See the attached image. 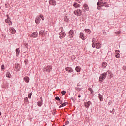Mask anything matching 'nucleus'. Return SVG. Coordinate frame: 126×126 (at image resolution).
Here are the masks:
<instances>
[{
    "label": "nucleus",
    "mask_w": 126,
    "mask_h": 126,
    "mask_svg": "<svg viewBox=\"0 0 126 126\" xmlns=\"http://www.w3.org/2000/svg\"><path fill=\"white\" fill-rule=\"evenodd\" d=\"M40 99H41V101L38 102L37 105L39 107H42L43 105V98L41 97Z\"/></svg>",
    "instance_id": "15"
},
{
    "label": "nucleus",
    "mask_w": 126,
    "mask_h": 126,
    "mask_svg": "<svg viewBox=\"0 0 126 126\" xmlns=\"http://www.w3.org/2000/svg\"><path fill=\"white\" fill-rule=\"evenodd\" d=\"M41 21V18L40 17H37L35 19V22L36 24H39Z\"/></svg>",
    "instance_id": "14"
},
{
    "label": "nucleus",
    "mask_w": 126,
    "mask_h": 126,
    "mask_svg": "<svg viewBox=\"0 0 126 126\" xmlns=\"http://www.w3.org/2000/svg\"><path fill=\"white\" fill-rule=\"evenodd\" d=\"M24 102L25 103L26 102H28V98L25 97L24 99Z\"/></svg>",
    "instance_id": "37"
},
{
    "label": "nucleus",
    "mask_w": 126,
    "mask_h": 126,
    "mask_svg": "<svg viewBox=\"0 0 126 126\" xmlns=\"http://www.w3.org/2000/svg\"><path fill=\"white\" fill-rule=\"evenodd\" d=\"M75 89H76V90L80 91V90H81V88H79V87H76L75 88Z\"/></svg>",
    "instance_id": "36"
},
{
    "label": "nucleus",
    "mask_w": 126,
    "mask_h": 126,
    "mask_svg": "<svg viewBox=\"0 0 126 126\" xmlns=\"http://www.w3.org/2000/svg\"><path fill=\"white\" fill-rule=\"evenodd\" d=\"M73 36H74V31L71 30L69 32V38L71 39L73 38Z\"/></svg>",
    "instance_id": "6"
},
{
    "label": "nucleus",
    "mask_w": 126,
    "mask_h": 126,
    "mask_svg": "<svg viewBox=\"0 0 126 126\" xmlns=\"http://www.w3.org/2000/svg\"><path fill=\"white\" fill-rule=\"evenodd\" d=\"M74 14L77 16H81L82 15V11L80 9H77L74 11Z\"/></svg>",
    "instance_id": "4"
},
{
    "label": "nucleus",
    "mask_w": 126,
    "mask_h": 126,
    "mask_svg": "<svg viewBox=\"0 0 126 126\" xmlns=\"http://www.w3.org/2000/svg\"><path fill=\"white\" fill-rule=\"evenodd\" d=\"M63 100H61V99L59 101V103L61 104V105L63 104Z\"/></svg>",
    "instance_id": "41"
},
{
    "label": "nucleus",
    "mask_w": 126,
    "mask_h": 126,
    "mask_svg": "<svg viewBox=\"0 0 126 126\" xmlns=\"http://www.w3.org/2000/svg\"><path fill=\"white\" fill-rule=\"evenodd\" d=\"M77 86L78 87V86H80V85L79 84V83H78L77 84Z\"/></svg>",
    "instance_id": "47"
},
{
    "label": "nucleus",
    "mask_w": 126,
    "mask_h": 126,
    "mask_svg": "<svg viewBox=\"0 0 126 126\" xmlns=\"http://www.w3.org/2000/svg\"><path fill=\"white\" fill-rule=\"evenodd\" d=\"M80 69H81V68H80V67L79 66H77L76 67L75 70L76 71H77V72H80Z\"/></svg>",
    "instance_id": "25"
},
{
    "label": "nucleus",
    "mask_w": 126,
    "mask_h": 126,
    "mask_svg": "<svg viewBox=\"0 0 126 126\" xmlns=\"http://www.w3.org/2000/svg\"><path fill=\"white\" fill-rule=\"evenodd\" d=\"M112 112H115V109L113 108V109H112Z\"/></svg>",
    "instance_id": "51"
},
{
    "label": "nucleus",
    "mask_w": 126,
    "mask_h": 126,
    "mask_svg": "<svg viewBox=\"0 0 126 126\" xmlns=\"http://www.w3.org/2000/svg\"><path fill=\"white\" fill-rule=\"evenodd\" d=\"M80 39H82V40H84V34H83V33H80Z\"/></svg>",
    "instance_id": "22"
},
{
    "label": "nucleus",
    "mask_w": 126,
    "mask_h": 126,
    "mask_svg": "<svg viewBox=\"0 0 126 126\" xmlns=\"http://www.w3.org/2000/svg\"><path fill=\"white\" fill-rule=\"evenodd\" d=\"M67 104H68L67 102H63V104H61V105L62 107H65V106H66Z\"/></svg>",
    "instance_id": "29"
},
{
    "label": "nucleus",
    "mask_w": 126,
    "mask_h": 126,
    "mask_svg": "<svg viewBox=\"0 0 126 126\" xmlns=\"http://www.w3.org/2000/svg\"><path fill=\"white\" fill-rule=\"evenodd\" d=\"M15 68L17 71H19V64H17L16 65Z\"/></svg>",
    "instance_id": "27"
},
{
    "label": "nucleus",
    "mask_w": 126,
    "mask_h": 126,
    "mask_svg": "<svg viewBox=\"0 0 126 126\" xmlns=\"http://www.w3.org/2000/svg\"><path fill=\"white\" fill-rule=\"evenodd\" d=\"M99 2H97V4L98 5L97 6V9L100 10L101 9V6H105V7H109V5L107 4V2L106 1L104 2H103V0H98Z\"/></svg>",
    "instance_id": "1"
},
{
    "label": "nucleus",
    "mask_w": 126,
    "mask_h": 126,
    "mask_svg": "<svg viewBox=\"0 0 126 126\" xmlns=\"http://www.w3.org/2000/svg\"><path fill=\"white\" fill-rule=\"evenodd\" d=\"M60 29L61 31V32H63V27H60Z\"/></svg>",
    "instance_id": "40"
},
{
    "label": "nucleus",
    "mask_w": 126,
    "mask_h": 126,
    "mask_svg": "<svg viewBox=\"0 0 126 126\" xmlns=\"http://www.w3.org/2000/svg\"><path fill=\"white\" fill-rule=\"evenodd\" d=\"M24 80L26 83H28L30 80L29 77L25 76V77H24Z\"/></svg>",
    "instance_id": "18"
},
{
    "label": "nucleus",
    "mask_w": 126,
    "mask_h": 126,
    "mask_svg": "<svg viewBox=\"0 0 126 126\" xmlns=\"http://www.w3.org/2000/svg\"><path fill=\"white\" fill-rule=\"evenodd\" d=\"M85 31H87V33H89V34H90L91 33V31L88 29H85Z\"/></svg>",
    "instance_id": "28"
},
{
    "label": "nucleus",
    "mask_w": 126,
    "mask_h": 126,
    "mask_svg": "<svg viewBox=\"0 0 126 126\" xmlns=\"http://www.w3.org/2000/svg\"><path fill=\"white\" fill-rule=\"evenodd\" d=\"M88 90L91 92V93H93L94 91L93 90H92V89H91V88H88Z\"/></svg>",
    "instance_id": "34"
},
{
    "label": "nucleus",
    "mask_w": 126,
    "mask_h": 126,
    "mask_svg": "<svg viewBox=\"0 0 126 126\" xmlns=\"http://www.w3.org/2000/svg\"><path fill=\"white\" fill-rule=\"evenodd\" d=\"M65 70L66 71H67L68 72H70H70H73V70L72 69V68H70L69 67H66L65 68Z\"/></svg>",
    "instance_id": "16"
},
{
    "label": "nucleus",
    "mask_w": 126,
    "mask_h": 126,
    "mask_svg": "<svg viewBox=\"0 0 126 126\" xmlns=\"http://www.w3.org/2000/svg\"><path fill=\"white\" fill-rule=\"evenodd\" d=\"M83 8H84L85 10H86L87 11H88L89 10V8L87 4H85L83 5Z\"/></svg>",
    "instance_id": "17"
},
{
    "label": "nucleus",
    "mask_w": 126,
    "mask_h": 126,
    "mask_svg": "<svg viewBox=\"0 0 126 126\" xmlns=\"http://www.w3.org/2000/svg\"><path fill=\"white\" fill-rule=\"evenodd\" d=\"M90 105H91V102L89 101H88L87 102L85 103V106L86 108H87V109L89 108V107L90 106Z\"/></svg>",
    "instance_id": "12"
},
{
    "label": "nucleus",
    "mask_w": 126,
    "mask_h": 126,
    "mask_svg": "<svg viewBox=\"0 0 126 126\" xmlns=\"http://www.w3.org/2000/svg\"><path fill=\"white\" fill-rule=\"evenodd\" d=\"M59 35H60V39H63V38H64V37H65V35H66L65 34V32H60L59 33Z\"/></svg>",
    "instance_id": "9"
},
{
    "label": "nucleus",
    "mask_w": 126,
    "mask_h": 126,
    "mask_svg": "<svg viewBox=\"0 0 126 126\" xmlns=\"http://www.w3.org/2000/svg\"><path fill=\"white\" fill-rule=\"evenodd\" d=\"M10 30L11 34H15L16 33V30L12 27L10 28Z\"/></svg>",
    "instance_id": "13"
},
{
    "label": "nucleus",
    "mask_w": 126,
    "mask_h": 126,
    "mask_svg": "<svg viewBox=\"0 0 126 126\" xmlns=\"http://www.w3.org/2000/svg\"><path fill=\"white\" fill-rule=\"evenodd\" d=\"M109 104H110V103H108V105H110Z\"/></svg>",
    "instance_id": "56"
},
{
    "label": "nucleus",
    "mask_w": 126,
    "mask_h": 126,
    "mask_svg": "<svg viewBox=\"0 0 126 126\" xmlns=\"http://www.w3.org/2000/svg\"><path fill=\"white\" fill-rule=\"evenodd\" d=\"M115 34L116 35H119V34H121V32L120 31H117V32H115Z\"/></svg>",
    "instance_id": "32"
},
{
    "label": "nucleus",
    "mask_w": 126,
    "mask_h": 126,
    "mask_svg": "<svg viewBox=\"0 0 126 126\" xmlns=\"http://www.w3.org/2000/svg\"><path fill=\"white\" fill-rule=\"evenodd\" d=\"M96 41V39L95 38H93L92 39V43H95Z\"/></svg>",
    "instance_id": "43"
},
{
    "label": "nucleus",
    "mask_w": 126,
    "mask_h": 126,
    "mask_svg": "<svg viewBox=\"0 0 126 126\" xmlns=\"http://www.w3.org/2000/svg\"><path fill=\"white\" fill-rule=\"evenodd\" d=\"M62 107H63V106H62V104H61V105H60V106L59 107V108H62Z\"/></svg>",
    "instance_id": "50"
},
{
    "label": "nucleus",
    "mask_w": 126,
    "mask_h": 126,
    "mask_svg": "<svg viewBox=\"0 0 126 126\" xmlns=\"http://www.w3.org/2000/svg\"><path fill=\"white\" fill-rule=\"evenodd\" d=\"M105 126H109V125H105Z\"/></svg>",
    "instance_id": "54"
},
{
    "label": "nucleus",
    "mask_w": 126,
    "mask_h": 126,
    "mask_svg": "<svg viewBox=\"0 0 126 126\" xmlns=\"http://www.w3.org/2000/svg\"><path fill=\"white\" fill-rule=\"evenodd\" d=\"M98 98H99V100H100V102H102V101H103V95H102V94H98Z\"/></svg>",
    "instance_id": "23"
},
{
    "label": "nucleus",
    "mask_w": 126,
    "mask_h": 126,
    "mask_svg": "<svg viewBox=\"0 0 126 126\" xmlns=\"http://www.w3.org/2000/svg\"><path fill=\"white\" fill-rule=\"evenodd\" d=\"M52 69V66H47V67L43 68V71L50 73Z\"/></svg>",
    "instance_id": "5"
},
{
    "label": "nucleus",
    "mask_w": 126,
    "mask_h": 126,
    "mask_svg": "<svg viewBox=\"0 0 126 126\" xmlns=\"http://www.w3.org/2000/svg\"><path fill=\"white\" fill-rule=\"evenodd\" d=\"M73 6H74V7H75V8H78V7H79V6H80V5H79V4L76 3V2H74Z\"/></svg>",
    "instance_id": "19"
},
{
    "label": "nucleus",
    "mask_w": 126,
    "mask_h": 126,
    "mask_svg": "<svg viewBox=\"0 0 126 126\" xmlns=\"http://www.w3.org/2000/svg\"><path fill=\"white\" fill-rule=\"evenodd\" d=\"M49 4H51V5H56L57 4V3L56 2V1L55 0H50L49 1Z\"/></svg>",
    "instance_id": "11"
},
{
    "label": "nucleus",
    "mask_w": 126,
    "mask_h": 126,
    "mask_svg": "<svg viewBox=\"0 0 126 126\" xmlns=\"http://www.w3.org/2000/svg\"><path fill=\"white\" fill-rule=\"evenodd\" d=\"M107 73H110V71H107L106 73L104 72L103 74H102L99 77V81L102 82L103 81V80H104V79L106 78V77H107Z\"/></svg>",
    "instance_id": "3"
},
{
    "label": "nucleus",
    "mask_w": 126,
    "mask_h": 126,
    "mask_svg": "<svg viewBox=\"0 0 126 126\" xmlns=\"http://www.w3.org/2000/svg\"><path fill=\"white\" fill-rule=\"evenodd\" d=\"M16 56L18 57L19 56V53H20V50L19 48L16 49Z\"/></svg>",
    "instance_id": "21"
},
{
    "label": "nucleus",
    "mask_w": 126,
    "mask_h": 126,
    "mask_svg": "<svg viewBox=\"0 0 126 126\" xmlns=\"http://www.w3.org/2000/svg\"><path fill=\"white\" fill-rule=\"evenodd\" d=\"M71 99H72V100L73 101V102H74V99H73V98H71Z\"/></svg>",
    "instance_id": "52"
},
{
    "label": "nucleus",
    "mask_w": 126,
    "mask_h": 126,
    "mask_svg": "<svg viewBox=\"0 0 126 126\" xmlns=\"http://www.w3.org/2000/svg\"><path fill=\"white\" fill-rule=\"evenodd\" d=\"M66 93V92L65 91H62L61 92V94H62V95H65Z\"/></svg>",
    "instance_id": "31"
},
{
    "label": "nucleus",
    "mask_w": 126,
    "mask_h": 126,
    "mask_svg": "<svg viewBox=\"0 0 126 126\" xmlns=\"http://www.w3.org/2000/svg\"><path fill=\"white\" fill-rule=\"evenodd\" d=\"M29 36L31 38H37L38 37V32H35L32 34L29 35Z\"/></svg>",
    "instance_id": "7"
},
{
    "label": "nucleus",
    "mask_w": 126,
    "mask_h": 126,
    "mask_svg": "<svg viewBox=\"0 0 126 126\" xmlns=\"http://www.w3.org/2000/svg\"><path fill=\"white\" fill-rule=\"evenodd\" d=\"M55 100H56V101H60L61 99H60V97H59L58 96H57L55 98Z\"/></svg>",
    "instance_id": "38"
},
{
    "label": "nucleus",
    "mask_w": 126,
    "mask_h": 126,
    "mask_svg": "<svg viewBox=\"0 0 126 126\" xmlns=\"http://www.w3.org/2000/svg\"><path fill=\"white\" fill-rule=\"evenodd\" d=\"M122 68H123V70H125V71H126V66H123Z\"/></svg>",
    "instance_id": "42"
},
{
    "label": "nucleus",
    "mask_w": 126,
    "mask_h": 126,
    "mask_svg": "<svg viewBox=\"0 0 126 126\" xmlns=\"http://www.w3.org/2000/svg\"><path fill=\"white\" fill-rule=\"evenodd\" d=\"M28 44H26V47H27V48H28Z\"/></svg>",
    "instance_id": "49"
},
{
    "label": "nucleus",
    "mask_w": 126,
    "mask_h": 126,
    "mask_svg": "<svg viewBox=\"0 0 126 126\" xmlns=\"http://www.w3.org/2000/svg\"><path fill=\"white\" fill-rule=\"evenodd\" d=\"M24 62H25V64H28V60L27 59H25L24 60Z\"/></svg>",
    "instance_id": "33"
},
{
    "label": "nucleus",
    "mask_w": 126,
    "mask_h": 126,
    "mask_svg": "<svg viewBox=\"0 0 126 126\" xmlns=\"http://www.w3.org/2000/svg\"><path fill=\"white\" fill-rule=\"evenodd\" d=\"M110 113H112V114H114L113 112H112V111H110Z\"/></svg>",
    "instance_id": "53"
},
{
    "label": "nucleus",
    "mask_w": 126,
    "mask_h": 126,
    "mask_svg": "<svg viewBox=\"0 0 126 126\" xmlns=\"http://www.w3.org/2000/svg\"><path fill=\"white\" fill-rule=\"evenodd\" d=\"M92 46L93 48H96V49H101L102 47V44L98 42H93L92 43Z\"/></svg>",
    "instance_id": "2"
},
{
    "label": "nucleus",
    "mask_w": 126,
    "mask_h": 126,
    "mask_svg": "<svg viewBox=\"0 0 126 126\" xmlns=\"http://www.w3.org/2000/svg\"><path fill=\"white\" fill-rule=\"evenodd\" d=\"M7 19L5 20V22H6V23H8L9 25H12V23L11 22V21H10V18L8 16V15H7Z\"/></svg>",
    "instance_id": "8"
},
{
    "label": "nucleus",
    "mask_w": 126,
    "mask_h": 126,
    "mask_svg": "<svg viewBox=\"0 0 126 126\" xmlns=\"http://www.w3.org/2000/svg\"><path fill=\"white\" fill-rule=\"evenodd\" d=\"M78 98H81V95H79L78 96Z\"/></svg>",
    "instance_id": "48"
},
{
    "label": "nucleus",
    "mask_w": 126,
    "mask_h": 126,
    "mask_svg": "<svg viewBox=\"0 0 126 126\" xmlns=\"http://www.w3.org/2000/svg\"><path fill=\"white\" fill-rule=\"evenodd\" d=\"M69 124V121H67L65 122V125H68Z\"/></svg>",
    "instance_id": "45"
},
{
    "label": "nucleus",
    "mask_w": 126,
    "mask_h": 126,
    "mask_svg": "<svg viewBox=\"0 0 126 126\" xmlns=\"http://www.w3.org/2000/svg\"><path fill=\"white\" fill-rule=\"evenodd\" d=\"M39 35L40 36H42V38L45 37V36L46 35V33L45 32H44V31H40L39 32Z\"/></svg>",
    "instance_id": "10"
},
{
    "label": "nucleus",
    "mask_w": 126,
    "mask_h": 126,
    "mask_svg": "<svg viewBox=\"0 0 126 126\" xmlns=\"http://www.w3.org/2000/svg\"><path fill=\"white\" fill-rule=\"evenodd\" d=\"M32 94L33 93L32 92L29 94L28 95V98H29V99H31Z\"/></svg>",
    "instance_id": "26"
},
{
    "label": "nucleus",
    "mask_w": 126,
    "mask_h": 126,
    "mask_svg": "<svg viewBox=\"0 0 126 126\" xmlns=\"http://www.w3.org/2000/svg\"><path fill=\"white\" fill-rule=\"evenodd\" d=\"M5 68V67L4 66V65H3V64L2 65H1V70H4Z\"/></svg>",
    "instance_id": "35"
},
{
    "label": "nucleus",
    "mask_w": 126,
    "mask_h": 126,
    "mask_svg": "<svg viewBox=\"0 0 126 126\" xmlns=\"http://www.w3.org/2000/svg\"><path fill=\"white\" fill-rule=\"evenodd\" d=\"M107 65H108L107 62H104L102 63V66L104 68H106V67H107Z\"/></svg>",
    "instance_id": "20"
},
{
    "label": "nucleus",
    "mask_w": 126,
    "mask_h": 126,
    "mask_svg": "<svg viewBox=\"0 0 126 126\" xmlns=\"http://www.w3.org/2000/svg\"><path fill=\"white\" fill-rule=\"evenodd\" d=\"M76 1L78 2V3H80V1L79 0H75Z\"/></svg>",
    "instance_id": "46"
},
{
    "label": "nucleus",
    "mask_w": 126,
    "mask_h": 126,
    "mask_svg": "<svg viewBox=\"0 0 126 126\" xmlns=\"http://www.w3.org/2000/svg\"><path fill=\"white\" fill-rule=\"evenodd\" d=\"M64 21L66 22H67V21H68V18H67V17H64Z\"/></svg>",
    "instance_id": "39"
},
{
    "label": "nucleus",
    "mask_w": 126,
    "mask_h": 126,
    "mask_svg": "<svg viewBox=\"0 0 126 126\" xmlns=\"http://www.w3.org/2000/svg\"><path fill=\"white\" fill-rule=\"evenodd\" d=\"M6 77H8V78H11V74H10V72H7L6 74Z\"/></svg>",
    "instance_id": "24"
},
{
    "label": "nucleus",
    "mask_w": 126,
    "mask_h": 126,
    "mask_svg": "<svg viewBox=\"0 0 126 126\" xmlns=\"http://www.w3.org/2000/svg\"><path fill=\"white\" fill-rule=\"evenodd\" d=\"M116 58H117L118 59H120V53H117V54L115 55Z\"/></svg>",
    "instance_id": "30"
},
{
    "label": "nucleus",
    "mask_w": 126,
    "mask_h": 126,
    "mask_svg": "<svg viewBox=\"0 0 126 126\" xmlns=\"http://www.w3.org/2000/svg\"><path fill=\"white\" fill-rule=\"evenodd\" d=\"M62 126H65L64 125H63Z\"/></svg>",
    "instance_id": "55"
},
{
    "label": "nucleus",
    "mask_w": 126,
    "mask_h": 126,
    "mask_svg": "<svg viewBox=\"0 0 126 126\" xmlns=\"http://www.w3.org/2000/svg\"><path fill=\"white\" fill-rule=\"evenodd\" d=\"M43 16L42 15H40V18H42V20H44V19H43Z\"/></svg>",
    "instance_id": "44"
}]
</instances>
